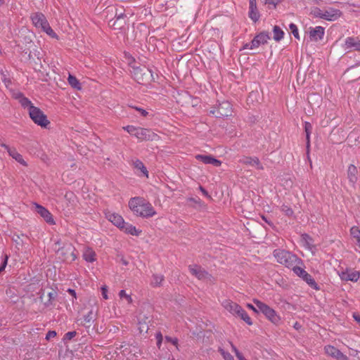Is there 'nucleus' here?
<instances>
[{"label":"nucleus","mask_w":360,"mask_h":360,"mask_svg":"<svg viewBox=\"0 0 360 360\" xmlns=\"http://www.w3.org/2000/svg\"><path fill=\"white\" fill-rule=\"evenodd\" d=\"M129 207L134 215L143 218L152 217L157 213L151 203L142 197L131 198Z\"/></svg>","instance_id":"f257e3e1"},{"label":"nucleus","mask_w":360,"mask_h":360,"mask_svg":"<svg viewBox=\"0 0 360 360\" xmlns=\"http://www.w3.org/2000/svg\"><path fill=\"white\" fill-rule=\"evenodd\" d=\"M273 254L278 263L292 270H293L297 265L303 264V262L301 259L289 251L277 249L274 251Z\"/></svg>","instance_id":"f03ea898"},{"label":"nucleus","mask_w":360,"mask_h":360,"mask_svg":"<svg viewBox=\"0 0 360 360\" xmlns=\"http://www.w3.org/2000/svg\"><path fill=\"white\" fill-rule=\"evenodd\" d=\"M31 20L33 25L41 29L43 32L46 33L52 38H58L56 33L51 27L46 18L41 13H34L31 15Z\"/></svg>","instance_id":"7ed1b4c3"},{"label":"nucleus","mask_w":360,"mask_h":360,"mask_svg":"<svg viewBox=\"0 0 360 360\" xmlns=\"http://www.w3.org/2000/svg\"><path fill=\"white\" fill-rule=\"evenodd\" d=\"M222 306L233 315L239 316L249 326L252 324V320L248 313L237 303L230 300H226L222 302Z\"/></svg>","instance_id":"20e7f679"},{"label":"nucleus","mask_w":360,"mask_h":360,"mask_svg":"<svg viewBox=\"0 0 360 360\" xmlns=\"http://www.w3.org/2000/svg\"><path fill=\"white\" fill-rule=\"evenodd\" d=\"M253 302L258 308L259 312L262 313L271 322L276 324L280 321V316L277 314L276 311L269 305L257 299H254Z\"/></svg>","instance_id":"39448f33"},{"label":"nucleus","mask_w":360,"mask_h":360,"mask_svg":"<svg viewBox=\"0 0 360 360\" xmlns=\"http://www.w3.org/2000/svg\"><path fill=\"white\" fill-rule=\"evenodd\" d=\"M56 251L59 255V258L63 262H73L77 259V255L75 253V248L70 243H64L63 247L56 249Z\"/></svg>","instance_id":"423d86ee"},{"label":"nucleus","mask_w":360,"mask_h":360,"mask_svg":"<svg viewBox=\"0 0 360 360\" xmlns=\"http://www.w3.org/2000/svg\"><path fill=\"white\" fill-rule=\"evenodd\" d=\"M28 112L32 120L41 127L46 128L49 124L46 115L39 108L31 107Z\"/></svg>","instance_id":"0eeeda50"},{"label":"nucleus","mask_w":360,"mask_h":360,"mask_svg":"<svg viewBox=\"0 0 360 360\" xmlns=\"http://www.w3.org/2000/svg\"><path fill=\"white\" fill-rule=\"evenodd\" d=\"M232 105L227 101L219 103L217 107L211 110L210 113L214 115L216 117H228L231 115Z\"/></svg>","instance_id":"6e6552de"},{"label":"nucleus","mask_w":360,"mask_h":360,"mask_svg":"<svg viewBox=\"0 0 360 360\" xmlns=\"http://www.w3.org/2000/svg\"><path fill=\"white\" fill-rule=\"evenodd\" d=\"M292 271L296 276L304 281L311 288L316 290L319 289L318 284L316 283L312 276L300 265H297Z\"/></svg>","instance_id":"1a4fd4ad"},{"label":"nucleus","mask_w":360,"mask_h":360,"mask_svg":"<svg viewBox=\"0 0 360 360\" xmlns=\"http://www.w3.org/2000/svg\"><path fill=\"white\" fill-rule=\"evenodd\" d=\"M131 68L134 79L139 83H143L146 82L152 76L151 71L148 68L134 65H131Z\"/></svg>","instance_id":"9d476101"},{"label":"nucleus","mask_w":360,"mask_h":360,"mask_svg":"<svg viewBox=\"0 0 360 360\" xmlns=\"http://www.w3.org/2000/svg\"><path fill=\"white\" fill-rule=\"evenodd\" d=\"M135 137L141 141H157L160 139V136L151 129L142 127H138Z\"/></svg>","instance_id":"9b49d317"},{"label":"nucleus","mask_w":360,"mask_h":360,"mask_svg":"<svg viewBox=\"0 0 360 360\" xmlns=\"http://www.w3.org/2000/svg\"><path fill=\"white\" fill-rule=\"evenodd\" d=\"M34 206L35 207L36 212L44 219V221L51 224L54 225L56 224L52 214L44 206L34 202Z\"/></svg>","instance_id":"f8f14e48"},{"label":"nucleus","mask_w":360,"mask_h":360,"mask_svg":"<svg viewBox=\"0 0 360 360\" xmlns=\"http://www.w3.org/2000/svg\"><path fill=\"white\" fill-rule=\"evenodd\" d=\"M189 270L192 275L195 276L199 280H210L212 276L201 266L196 264L190 265Z\"/></svg>","instance_id":"ddd939ff"},{"label":"nucleus","mask_w":360,"mask_h":360,"mask_svg":"<svg viewBox=\"0 0 360 360\" xmlns=\"http://www.w3.org/2000/svg\"><path fill=\"white\" fill-rule=\"evenodd\" d=\"M0 145L5 150H6L8 155L19 164L22 165V166L27 165L26 161L23 159L22 155L20 154L15 148H11L5 143H1Z\"/></svg>","instance_id":"4468645a"},{"label":"nucleus","mask_w":360,"mask_h":360,"mask_svg":"<svg viewBox=\"0 0 360 360\" xmlns=\"http://www.w3.org/2000/svg\"><path fill=\"white\" fill-rule=\"evenodd\" d=\"M239 162L243 165L254 167L259 170L264 169V166L260 162L259 158L257 157L243 156L241 159H240Z\"/></svg>","instance_id":"2eb2a0df"},{"label":"nucleus","mask_w":360,"mask_h":360,"mask_svg":"<svg viewBox=\"0 0 360 360\" xmlns=\"http://www.w3.org/2000/svg\"><path fill=\"white\" fill-rule=\"evenodd\" d=\"M326 353L337 360H348V357L340 350L332 345H327L324 348Z\"/></svg>","instance_id":"dca6fc26"},{"label":"nucleus","mask_w":360,"mask_h":360,"mask_svg":"<svg viewBox=\"0 0 360 360\" xmlns=\"http://www.w3.org/2000/svg\"><path fill=\"white\" fill-rule=\"evenodd\" d=\"M339 276L342 281L356 282L359 279L360 273L358 271L346 269L340 273Z\"/></svg>","instance_id":"f3484780"},{"label":"nucleus","mask_w":360,"mask_h":360,"mask_svg":"<svg viewBox=\"0 0 360 360\" xmlns=\"http://www.w3.org/2000/svg\"><path fill=\"white\" fill-rule=\"evenodd\" d=\"M105 217L120 229L124 225V220L123 217L117 213L107 212H105Z\"/></svg>","instance_id":"a211bd4d"},{"label":"nucleus","mask_w":360,"mask_h":360,"mask_svg":"<svg viewBox=\"0 0 360 360\" xmlns=\"http://www.w3.org/2000/svg\"><path fill=\"white\" fill-rule=\"evenodd\" d=\"M195 159L205 165H212L217 167L221 165V162L212 155H195Z\"/></svg>","instance_id":"6ab92c4d"},{"label":"nucleus","mask_w":360,"mask_h":360,"mask_svg":"<svg viewBox=\"0 0 360 360\" xmlns=\"http://www.w3.org/2000/svg\"><path fill=\"white\" fill-rule=\"evenodd\" d=\"M269 39L270 37L268 33L260 32L252 40V46L255 47V49L258 48L260 45L266 44Z\"/></svg>","instance_id":"aec40b11"},{"label":"nucleus","mask_w":360,"mask_h":360,"mask_svg":"<svg viewBox=\"0 0 360 360\" xmlns=\"http://www.w3.org/2000/svg\"><path fill=\"white\" fill-rule=\"evenodd\" d=\"M342 15V12L339 9L329 8L324 10V20L328 21H335L338 20Z\"/></svg>","instance_id":"412c9836"},{"label":"nucleus","mask_w":360,"mask_h":360,"mask_svg":"<svg viewBox=\"0 0 360 360\" xmlns=\"http://www.w3.org/2000/svg\"><path fill=\"white\" fill-rule=\"evenodd\" d=\"M358 171L355 165L351 164L347 169V179L352 186L354 187L358 180Z\"/></svg>","instance_id":"4be33fe9"},{"label":"nucleus","mask_w":360,"mask_h":360,"mask_svg":"<svg viewBox=\"0 0 360 360\" xmlns=\"http://www.w3.org/2000/svg\"><path fill=\"white\" fill-rule=\"evenodd\" d=\"M345 47L346 49H353L360 51V39L352 37H347L345 41Z\"/></svg>","instance_id":"5701e85b"},{"label":"nucleus","mask_w":360,"mask_h":360,"mask_svg":"<svg viewBox=\"0 0 360 360\" xmlns=\"http://www.w3.org/2000/svg\"><path fill=\"white\" fill-rule=\"evenodd\" d=\"M66 202V208L68 211H71L77 204V197L74 193L71 191L66 192L65 195Z\"/></svg>","instance_id":"b1692460"},{"label":"nucleus","mask_w":360,"mask_h":360,"mask_svg":"<svg viewBox=\"0 0 360 360\" xmlns=\"http://www.w3.org/2000/svg\"><path fill=\"white\" fill-rule=\"evenodd\" d=\"M325 32V29L321 26H316L311 28L309 31V37L314 41L321 40L323 39Z\"/></svg>","instance_id":"393cba45"},{"label":"nucleus","mask_w":360,"mask_h":360,"mask_svg":"<svg viewBox=\"0 0 360 360\" xmlns=\"http://www.w3.org/2000/svg\"><path fill=\"white\" fill-rule=\"evenodd\" d=\"M302 242L303 243V246L310 250L311 252H314L316 250V246L314 245V240L307 233H304L301 236Z\"/></svg>","instance_id":"a878e982"},{"label":"nucleus","mask_w":360,"mask_h":360,"mask_svg":"<svg viewBox=\"0 0 360 360\" xmlns=\"http://www.w3.org/2000/svg\"><path fill=\"white\" fill-rule=\"evenodd\" d=\"M83 258L87 262H94L96 259V252L92 248H86L83 252Z\"/></svg>","instance_id":"bb28decb"},{"label":"nucleus","mask_w":360,"mask_h":360,"mask_svg":"<svg viewBox=\"0 0 360 360\" xmlns=\"http://www.w3.org/2000/svg\"><path fill=\"white\" fill-rule=\"evenodd\" d=\"M120 229L128 234L132 236H139L141 233L140 231L137 230L136 228L128 223L124 222V225L120 228Z\"/></svg>","instance_id":"cd10ccee"},{"label":"nucleus","mask_w":360,"mask_h":360,"mask_svg":"<svg viewBox=\"0 0 360 360\" xmlns=\"http://www.w3.org/2000/svg\"><path fill=\"white\" fill-rule=\"evenodd\" d=\"M349 233L351 236L355 240L356 244L360 248V229L356 226H353Z\"/></svg>","instance_id":"c85d7f7f"},{"label":"nucleus","mask_w":360,"mask_h":360,"mask_svg":"<svg viewBox=\"0 0 360 360\" xmlns=\"http://www.w3.org/2000/svg\"><path fill=\"white\" fill-rule=\"evenodd\" d=\"M164 281V276L161 274H153L152 276V279L150 282V285L153 287H160Z\"/></svg>","instance_id":"c756f323"},{"label":"nucleus","mask_w":360,"mask_h":360,"mask_svg":"<svg viewBox=\"0 0 360 360\" xmlns=\"http://www.w3.org/2000/svg\"><path fill=\"white\" fill-rule=\"evenodd\" d=\"M68 81L69 84L74 89L80 90L82 89L81 84L79 81L76 78V77L69 75Z\"/></svg>","instance_id":"7c9ffc66"},{"label":"nucleus","mask_w":360,"mask_h":360,"mask_svg":"<svg viewBox=\"0 0 360 360\" xmlns=\"http://www.w3.org/2000/svg\"><path fill=\"white\" fill-rule=\"evenodd\" d=\"M273 33H274V39L276 41H281L284 36L283 31L277 25L274 26L273 28Z\"/></svg>","instance_id":"2f4dec72"},{"label":"nucleus","mask_w":360,"mask_h":360,"mask_svg":"<svg viewBox=\"0 0 360 360\" xmlns=\"http://www.w3.org/2000/svg\"><path fill=\"white\" fill-rule=\"evenodd\" d=\"M248 15L250 18L254 22L258 21L260 17L259 11L257 10V7H254V8H249Z\"/></svg>","instance_id":"473e14b6"},{"label":"nucleus","mask_w":360,"mask_h":360,"mask_svg":"<svg viewBox=\"0 0 360 360\" xmlns=\"http://www.w3.org/2000/svg\"><path fill=\"white\" fill-rule=\"evenodd\" d=\"M134 166L135 168L141 170V172L143 174V175H145L146 176L148 177V170H147L146 167L144 166L143 163L140 160H138V159L136 160L134 162Z\"/></svg>","instance_id":"72a5a7b5"},{"label":"nucleus","mask_w":360,"mask_h":360,"mask_svg":"<svg viewBox=\"0 0 360 360\" xmlns=\"http://www.w3.org/2000/svg\"><path fill=\"white\" fill-rule=\"evenodd\" d=\"M18 102L23 108H27L28 112L30 111L31 107H34L32 101L25 96H23Z\"/></svg>","instance_id":"f704fd0d"},{"label":"nucleus","mask_w":360,"mask_h":360,"mask_svg":"<svg viewBox=\"0 0 360 360\" xmlns=\"http://www.w3.org/2000/svg\"><path fill=\"white\" fill-rule=\"evenodd\" d=\"M93 311L91 310L87 314L84 315L82 320H81L80 324L85 325L86 323L91 324L93 321Z\"/></svg>","instance_id":"c9c22d12"},{"label":"nucleus","mask_w":360,"mask_h":360,"mask_svg":"<svg viewBox=\"0 0 360 360\" xmlns=\"http://www.w3.org/2000/svg\"><path fill=\"white\" fill-rule=\"evenodd\" d=\"M123 129L124 131H127L131 136H135V134L136 133L138 127H135L133 125H127V126L123 127Z\"/></svg>","instance_id":"e433bc0d"},{"label":"nucleus","mask_w":360,"mask_h":360,"mask_svg":"<svg viewBox=\"0 0 360 360\" xmlns=\"http://www.w3.org/2000/svg\"><path fill=\"white\" fill-rule=\"evenodd\" d=\"M289 29L290 30L292 35L295 37V38L300 39V35L298 32V28L297 25L294 23H290L289 25Z\"/></svg>","instance_id":"4c0bfd02"},{"label":"nucleus","mask_w":360,"mask_h":360,"mask_svg":"<svg viewBox=\"0 0 360 360\" xmlns=\"http://www.w3.org/2000/svg\"><path fill=\"white\" fill-rule=\"evenodd\" d=\"M119 296L121 299L124 298L128 304H131L132 302V298L131 295L127 294L124 290H121L120 291Z\"/></svg>","instance_id":"58836bf2"},{"label":"nucleus","mask_w":360,"mask_h":360,"mask_svg":"<svg viewBox=\"0 0 360 360\" xmlns=\"http://www.w3.org/2000/svg\"><path fill=\"white\" fill-rule=\"evenodd\" d=\"M219 352L224 359V360H234L233 356L229 352H225L223 349L219 348Z\"/></svg>","instance_id":"ea45409f"},{"label":"nucleus","mask_w":360,"mask_h":360,"mask_svg":"<svg viewBox=\"0 0 360 360\" xmlns=\"http://www.w3.org/2000/svg\"><path fill=\"white\" fill-rule=\"evenodd\" d=\"M281 211L285 214V215L287 216H292L293 214V210H292V208H290V207H288V205H283L281 206Z\"/></svg>","instance_id":"a19ab883"},{"label":"nucleus","mask_w":360,"mask_h":360,"mask_svg":"<svg viewBox=\"0 0 360 360\" xmlns=\"http://www.w3.org/2000/svg\"><path fill=\"white\" fill-rule=\"evenodd\" d=\"M2 263L0 266V274L4 271L6 265H7V262H8V256L7 255H2Z\"/></svg>","instance_id":"79ce46f5"},{"label":"nucleus","mask_w":360,"mask_h":360,"mask_svg":"<svg viewBox=\"0 0 360 360\" xmlns=\"http://www.w3.org/2000/svg\"><path fill=\"white\" fill-rule=\"evenodd\" d=\"M165 340L167 342H171L172 345L176 346V349L178 350H179V345H178V339L176 338H172V337L166 336Z\"/></svg>","instance_id":"37998d69"},{"label":"nucleus","mask_w":360,"mask_h":360,"mask_svg":"<svg viewBox=\"0 0 360 360\" xmlns=\"http://www.w3.org/2000/svg\"><path fill=\"white\" fill-rule=\"evenodd\" d=\"M49 296V303H46V305H49V303H51L53 300H54L57 296V292L54 290H52L51 292H49L48 293Z\"/></svg>","instance_id":"c03bdc74"},{"label":"nucleus","mask_w":360,"mask_h":360,"mask_svg":"<svg viewBox=\"0 0 360 360\" xmlns=\"http://www.w3.org/2000/svg\"><path fill=\"white\" fill-rule=\"evenodd\" d=\"M314 15L317 18L324 20V10H321L320 8H316L314 11Z\"/></svg>","instance_id":"a18cd8bd"},{"label":"nucleus","mask_w":360,"mask_h":360,"mask_svg":"<svg viewBox=\"0 0 360 360\" xmlns=\"http://www.w3.org/2000/svg\"><path fill=\"white\" fill-rule=\"evenodd\" d=\"M155 338L157 340V346L158 347V348H160L163 340L162 333L160 332L157 333L155 335Z\"/></svg>","instance_id":"49530a36"},{"label":"nucleus","mask_w":360,"mask_h":360,"mask_svg":"<svg viewBox=\"0 0 360 360\" xmlns=\"http://www.w3.org/2000/svg\"><path fill=\"white\" fill-rule=\"evenodd\" d=\"M230 345H231V349L233 350V352L235 353L236 357L238 359L240 357H241L242 356H243L239 351L238 349L236 348V347L232 343V342H229Z\"/></svg>","instance_id":"de8ad7c7"},{"label":"nucleus","mask_w":360,"mask_h":360,"mask_svg":"<svg viewBox=\"0 0 360 360\" xmlns=\"http://www.w3.org/2000/svg\"><path fill=\"white\" fill-rule=\"evenodd\" d=\"M304 131L306 134H311L312 130V126L311 123L308 122H304Z\"/></svg>","instance_id":"09e8293b"},{"label":"nucleus","mask_w":360,"mask_h":360,"mask_svg":"<svg viewBox=\"0 0 360 360\" xmlns=\"http://www.w3.org/2000/svg\"><path fill=\"white\" fill-rule=\"evenodd\" d=\"M56 336L55 330H49L46 335V340H49Z\"/></svg>","instance_id":"8fccbe9b"},{"label":"nucleus","mask_w":360,"mask_h":360,"mask_svg":"<svg viewBox=\"0 0 360 360\" xmlns=\"http://www.w3.org/2000/svg\"><path fill=\"white\" fill-rule=\"evenodd\" d=\"M25 96L24 94L22 93V92H20V91H17V92H14L13 94V97L18 100V101L23 97Z\"/></svg>","instance_id":"3c124183"},{"label":"nucleus","mask_w":360,"mask_h":360,"mask_svg":"<svg viewBox=\"0 0 360 360\" xmlns=\"http://www.w3.org/2000/svg\"><path fill=\"white\" fill-rule=\"evenodd\" d=\"M134 108L136 110H137L138 112H140V114H141L142 116H143V117H146V116L148 115V112L146 110H144V109H143V108H139V107H134Z\"/></svg>","instance_id":"603ef678"},{"label":"nucleus","mask_w":360,"mask_h":360,"mask_svg":"<svg viewBox=\"0 0 360 360\" xmlns=\"http://www.w3.org/2000/svg\"><path fill=\"white\" fill-rule=\"evenodd\" d=\"M126 17V15L123 12L118 13L117 11L115 13L116 20H124Z\"/></svg>","instance_id":"864d4df0"},{"label":"nucleus","mask_w":360,"mask_h":360,"mask_svg":"<svg viewBox=\"0 0 360 360\" xmlns=\"http://www.w3.org/2000/svg\"><path fill=\"white\" fill-rule=\"evenodd\" d=\"M101 290H102V296H103V299L108 300V297L107 295V292H108L107 287L106 286L102 287Z\"/></svg>","instance_id":"5fc2aeb1"},{"label":"nucleus","mask_w":360,"mask_h":360,"mask_svg":"<svg viewBox=\"0 0 360 360\" xmlns=\"http://www.w3.org/2000/svg\"><path fill=\"white\" fill-rule=\"evenodd\" d=\"M76 334L75 331H70L65 334V338L68 340H71L76 335Z\"/></svg>","instance_id":"6e6d98bb"},{"label":"nucleus","mask_w":360,"mask_h":360,"mask_svg":"<svg viewBox=\"0 0 360 360\" xmlns=\"http://www.w3.org/2000/svg\"><path fill=\"white\" fill-rule=\"evenodd\" d=\"M281 0H266L267 4L273 5L274 7L281 2Z\"/></svg>","instance_id":"4d7b16f0"},{"label":"nucleus","mask_w":360,"mask_h":360,"mask_svg":"<svg viewBox=\"0 0 360 360\" xmlns=\"http://www.w3.org/2000/svg\"><path fill=\"white\" fill-rule=\"evenodd\" d=\"M247 307H248L249 309H252V310L253 311H255V313H259V309H258V308L257 307V306H256V305H255V306H254V305H253V304H247Z\"/></svg>","instance_id":"13d9d810"},{"label":"nucleus","mask_w":360,"mask_h":360,"mask_svg":"<svg viewBox=\"0 0 360 360\" xmlns=\"http://www.w3.org/2000/svg\"><path fill=\"white\" fill-rule=\"evenodd\" d=\"M255 47L252 46V41L250 43H246L243 46V50H245V49H254Z\"/></svg>","instance_id":"bf43d9fd"},{"label":"nucleus","mask_w":360,"mask_h":360,"mask_svg":"<svg viewBox=\"0 0 360 360\" xmlns=\"http://www.w3.org/2000/svg\"><path fill=\"white\" fill-rule=\"evenodd\" d=\"M310 135L311 134H306V146L307 150H309L310 147Z\"/></svg>","instance_id":"052dcab7"},{"label":"nucleus","mask_w":360,"mask_h":360,"mask_svg":"<svg viewBox=\"0 0 360 360\" xmlns=\"http://www.w3.org/2000/svg\"><path fill=\"white\" fill-rule=\"evenodd\" d=\"M257 7V1L256 0H249V8Z\"/></svg>","instance_id":"680f3d73"},{"label":"nucleus","mask_w":360,"mask_h":360,"mask_svg":"<svg viewBox=\"0 0 360 360\" xmlns=\"http://www.w3.org/2000/svg\"><path fill=\"white\" fill-rule=\"evenodd\" d=\"M68 292L71 295H72L74 297H75V298H76V292L75 291V290L69 288V289L68 290Z\"/></svg>","instance_id":"e2e57ef3"},{"label":"nucleus","mask_w":360,"mask_h":360,"mask_svg":"<svg viewBox=\"0 0 360 360\" xmlns=\"http://www.w3.org/2000/svg\"><path fill=\"white\" fill-rule=\"evenodd\" d=\"M353 317L355 321H356L360 324V316L356 314H354Z\"/></svg>","instance_id":"0e129e2a"},{"label":"nucleus","mask_w":360,"mask_h":360,"mask_svg":"<svg viewBox=\"0 0 360 360\" xmlns=\"http://www.w3.org/2000/svg\"><path fill=\"white\" fill-rule=\"evenodd\" d=\"M54 244H55V245H56V246H57V245H58V246H60V245H61V240H60V239H58V240H56L55 241V243H54ZM58 248H60V247H58Z\"/></svg>","instance_id":"69168bd1"},{"label":"nucleus","mask_w":360,"mask_h":360,"mask_svg":"<svg viewBox=\"0 0 360 360\" xmlns=\"http://www.w3.org/2000/svg\"><path fill=\"white\" fill-rule=\"evenodd\" d=\"M134 62H135V60H134V58L133 57H129V64H130L131 65V63H134Z\"/></svg>","instance_id":"338daca9"},{"label":"nucleus","mask_w":360,"mask_h":360,"mask_svg":"<svg viewBox=\"0 0 360 360\" xmlns=\"http://www.w3.org/2000/svg\"><path fill=\"white\" fill-rule=\"evenodd\" d=\"M238 360H247L243 356L238 359Z\"/></svg>","instance_id":"774afa93"}]
</instances>
